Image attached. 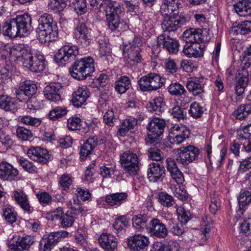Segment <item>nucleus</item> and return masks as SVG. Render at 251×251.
<instances>
[{
	"mask_svg": "<svg viewBox=\"0 0 251 251\" xmlns=\"http://www.w3.org/2000/svg\"><path fill=\"white\" fill-rule=\"evenodd\" d=\"M19 121L22 124L32 126H38L41 123V121L40 119L33 117L29 115H25L21 117H20Z\"/></svg>",
	"mask_w": 251,
	"mask_h": 251,
	"instance_id": "51",
	"label": "nucleus"
},
{
	"mask_svg": "<svg viewBox=\"0 0 251 251\" xmlns=\"http://www.w3.org/2000/svg\"><path fill=\"white\" fill-rule=\"evenodd\" d=\"M28 157L32 160L40 163H47L50 158L48 151L38 147H31L27 151Z\"/></svg>",
	"mask_w": 251,
	"mask_h": 251,
	"instance_id": "20",
	"label": "nucleus"
},
{
	"mask_svg": "<svg viewBox=\"0 0 251 251\" xmlns=\"http://www.w3.org/2000/svg\"><path fill=\"white\" fill-rule=\"evenodd\" d=\"M45 67V60L42 55L34 56L25 68L31 72L38 73L43 71Z\"/></svg>",
	"mask_w": 251,
	"mask_h": 251,
	"instance_id": "32",
	"label": "nucleus"
},
{
	"mask_svg": "<svg viewBox=\"0 0 251 251\" xmlns=\"http://www.w3.org/2000/svg\"><path fill=\"white\" fill-rule=\"evenodd\" d=\"M213 221L212 218L208 215H205L202 217L201 223V231H203L205 233L207 231H210Z\"/></svg>",
	"mask_w": 251,
	"mask_h": 251,
	"instance_id": "62",
	"label": "nucleus"
},
{
	"mask_svg": "<svg viewBox=\"0 0 251 251\" xmlns=\"http://www.w3.org/2000/svg\"><path fill=\"white\" fill-rule=\"evenodd\" d=\"M35 239L31 236H18L9 242V248L14 251H26L35 243Z\"/></svg>",
	"mask_w": 251,
	"mask_h": 251,
	"instance_id": "14",
	"label": "nucleus"
},
{
	"mask_svg": "<svg viewBox=\"0 0 251 251\" xmlns=\"http://www.w3.org/2000/svg\"><path fill=\"white\" fill-rule=\"evenodd\" d=\"M90 94V93L87 87H79L73 94L72 101L73 105L77 107H80L85 103Z\"/></svg>",
	"mask_w": 251,
	"mask_h": 251,
	"instance_id": "25",
	"label": "nucleus"
},
{
	"mask_svg": "<svg viewBox=\"0 0 251 251\" xmlns=\"http://www.w3.org/2000/svg\"><path fill=\"white\" fill-rule=\"evenodd\" d=\"M37 28L38 38L41 43H49L56 40L58 37V28L51 15L45 13L38 19Z\"/></svg>",
	"mask_w": 251,
	"mask_h": 251,
	"instance_id": "2",
	"label": "nucleus"
},
{
	"mask_svg": "<svg viewBox=\"0 0 251 251\" xmlns=\"http://www.w3.org/2000/svg\"><path fill=\"white\" fill-rule=\"evenodd\" d=\"M3 216L5 220L10 224L16 222L17 220V214L14 210L9 207L3 208Z\"/></svg>",
	"mask_w": 251,
	"mask_h": 251,
	"instance_id": "59",
	"label": "nucleus"
},
{
	"mask_svg": "<svg viewBox=\"0 0 251 251\" xmlns=\"http://www.w3.org/2000/svg\"><path fill=\"white\" fill-rule=\"evenodd\" d=\"M67 205L74 211V213L78 214L85 211V208L81 205V201L78 198H74L67 202Z\"/></svg>",
	"mask_w": 251,
	"mask_h": 251,
	"instance_id": "47",
	"label": "nucleus"
},
{
	"mask_svg": "<svg viewBox=\"0 0 251 251\" xmlns=\"http://www.w3.org/2000/svg\"><path fill=\"white\" fill-rule=\"evenodd\" d=\"M99 242L105 251H115L117 249L118 241L112 234H102L99 238Z\"/></svg>",
	"mask_w": 251,
	"mask_h": 251,
	"instance_id": "26",
	"label": "nucleus"
},
{
	"mask_svg": "<svg viewBox=\"0 0 251 251\" xmlns=\"http://www.w3.org/2000/svg\"><path fill=\"white\" fill-rule=\"evenodd\" d=\"M235 12L240 16H247L251 14V1L240 0L234 4Z\"/></svg>",
	"mask_w": 251,
	"mask_h": 251,
	"instance_id": "30",
	"label": "nucleus"
},
{
	"mask_svg": "<svg viewBox=\"0 0 251 251\" xmlns=\"http://www.w3.org/2000/svg\"><path fill=\"white\" fill-rule=\"evenodd\" d=\"M0 107L5 111L14 110L16 108L15 100L6 95H0Z\"/></svg>",
	"mask_w": 251,
	"mask_h": 251,
	"instance_id": "40",
	"label": "nucleus"
},
{
	"mask_svg": "<svg viewBox=\"0 0 251 251\" xmlns=\"http://www.w3.org/2000/svg\"><path fill=\"white\" fill-rule=\"evenodd\" d=\"M164 79L155 73H150L141 77L138 80L140 89L143 91H155L161 88L164 83Z\"/></svg>",
	"mask_w": 251,
	"mask_h": 251,
	"instance_id": "8",
	"label": "nucleus"
},
{
	"mask_svg": "<svg viewBox=\"0 0 251 251\" xmlns=\"http://www.w3.org/2000/svg\"><path fill=\"white\" fill-rule=\"evenodd\" d=\"M240 230L241 232L247 235L251 233V213L250 216L240 224Z\"/></svg>",
	"mask_w": 251,
	"mask_h": 251,
	"instance_id": "64",
	"label": "nucleus"
},
{
	"mask_svg": "<svg viewBox=\"0 0 251 251\" xmlns=\"http://www.w3.org/2000/svg\"><path fill=\"white\" fill-rule=\"evenodd\" d=\"M128 195L126 193H116L105 196V202L110 206H119L125 202L127 198Z\"/></svg>",
	"mask_w": 251,
	"mask_h": 251,
	"instance_id": "29",
	"label": "nucleus"
},
{
	"mask_svg": "<svg viewBox=\"0 0 251 251\" xmlns=\"http://www.w3.org/2000/svg\"><path fill=\"white\" fill-rule=\"evenodd\" d=\"M147 231L152 236L165 238L168 235L166 225L157 218L152 219L148 224Z\"/></svg>",
	"mask_w": 251,
	"mask_h": 251,
	"instance_id": "15",
	"label": "nucleus"
},
{
	"mask_svg": "<svg viewBox=\"0 0 251 251\" xmlns=\"http://www.w3.org/2000/svg\"><path fill=\"white\" fill-rule=\"evenodd\" d=\"M160 12L163 17L161 27L164 32H174L187 22L184 16L178 15V5L162 4Z\"/></svg>",
	"mask_w": 251,
	"mask_h": 251,
	"instance_id": "1",
	"label": "nucleus"
},
{
	"mask_svg": "<svg viewBox=\"0 0 251 251\" xmlns=\"http://www.w3.org/2000/svg\"><path fill=\"white\" fill-rule=\"evenodd\" d=\"M71 6L78 14L85 13L87 11L85 0H70Z\"/></svg>",
	"mask_w": 251,
	"mask_h": 251,
	"instance_id": "45",
	"label": "nucleus"
},
{
	"mask_svg": "<svg viewBox=\"0 0 251 251\" xmlns=\"http://www.w3.org/2000/svg\"><path fill=\"white\" fill-rule=\"evenodd\" d=\"M3 127V120L0 117V142L6 149H10L14 143L11 136L7 134L2 130Z\"/></svg>",
	"mask_w": 251,
	"mask_h": 251,
	"instance_id": "38",
	"label": "nucleus"
},
{
	"mask_svg": "<svg viewBox=\"0 0 251 251\" xmlns=\"http://www.w3.org/2000/svg\"><path fill=\"white\" fill-rule=\"evenodd\" d=\"M65 0H50L48 9L55 12L62 11L66 6Z\"/></svg>",
	"mask_w": 251,
	"mask_h": 251,
	"instance_id": "46",
	"label": "nucleus"
},
{
	"mask_svg": "<svg viewBox=\"0 0 251 251\" xmlns=\"http://www.w3.org/2000/svg\"><path fill=\"white\" fill-rule=\"evenodd\" d=\"M128 224V220L125 216H121L116 219L113 227L118 232L121 231Z\"/></svg>",
	"mask_w": 251,
	"mask_h": 251,
	"instance_id": "52",
	"label": "nucleus"
},
{
	"mask_svg": "<svg viewBox=\"0 0 251 251\" xmlns=\"http://www.w3.org/2000/svg\"><path fill=\"white\" fill-rule=\"evenodd\" d=\"M165 176L164 167L157 162H152L149 165L148 176L150 181H162Z\"/></svg>",
	"mask_w": 251,
	"mask_h": 251,
	"instance_id": "21",
	"label": "nucleus"
},
{
	"mask_svg": "<svg viewBox=\"0 0 251 251\" xmlns=\"http://www.w3.org/2000/svg\"><path fill=\"white\" fill-rule=\"evenodd\" d=\"M16 133L18 138L23 141H26L32 137L31 131L22 126L17 128Z\"/></svg>",
	"mask_w": 251,
	"mask_h": 251,
	"instance_id": "56",
	"label": "nucleus"
},
{
	"mask_svg": "<svg viewBox=\"0 0 251 251\" xmlns=\"http://www.w3.org/2000/svg\"><path fill=\"white\" fill-rule=\"evenodd\" d=\"M190 115L194 118L201 117L203 113V108L197 102L191 104L189 110Z\"/></svg>",
	"mask_w": 251,
	"mask_h": 251,
	"instance_id": "58",
	"label": "nucleus"
},
{
	"mask_svg": "<svg viewBox=\"0 0 251 251\" xmlns=\"http://www.w3.org/2000/svg\"><path fill=\"white\" fill-rule=\"evenodd\" d=\"M251 114V103L242 104L239 106L233 113L236 119L243 120Z\"/></svg>",
	"mask_w": 251,
	"mask_h": 251,
	"instance_id": "35",
	"label": "nucleus"
},
{
	"mask_svg": "<svg viewBox=\"0 0 251 251\" xmlns=\"http://www.w3.org/2000/svg\"><path fill=\"white\" fill-rule=\"evenodd\" d=\"M158 201L160 204L166 207H170L175 203L173 196L165 192H161L158 194Z\"/></svg>",
	"mask_w": 251,
	"mask_h": 251,
	"instance_id": "43",
	"label": "nucleus"
},
{
	"mask_svg": "<svg viewBox=\"0 0 251 251\" xmlns=\"http://www.w3.org/2000/svg\"><path fill=\"white\" fill-rule=\"evenodd\" d=\"M98 138L96 136L89 138L83 144L80 151V155L81 159H84L87 156L90 154L94 149L97 146Z\"/></svg>",
	"mask_w": 251,
	"mask_h": 251,
	"instance_id": "31",
	"label": "nucleus"
},
{
	"mask_svg": "<svg viewBox=\"0 0 251 251\" xmlns=\"http://www.w3.org/2000/svg\"><path fill=\"white\" fill-rule=\"evenodd\" d=\"M16 72V68L12 65H6L0 70V75L2 79L10 78L12 75Z\"/></svg>",
	"mask_w": 251,
	"mask_h": 251,
	"instance_id": "54",
	"label": "nucleus"
},
{
	"mask_svg": "<svg viewBox=\"0 0 251 251\" xmlns=\"http://www.w3.org/2000/svg\"><path fill=\"white\" fill-rule=\"evenodd\" d=\"M147 217L146 215L139 214L134 216L132 218L133 226L138 231H141L142 229L147 228Z\"/></svg>",
	"mask_w": 251,
	"mask_h": 251,
	"instance_id": "41",
	"label": "nucleus"
},
{
	"mask_svg": "<svg viewBox=\"0 0 251 251\" xmlns=\"http://www.w3.org/2000/svg\"><path fill=\"white\" fill-rule=\"evenodd\" d=\"M168 90L173 96H180L185 92L184 87L178 82L172 83L168 86Z\"/></svg>",
	"mask_w": 251,
	"mask_h": 251,
	"instance_id": "49",
	"label": "nucleus"
},
{
	"mask_svg": "<svg viewBox=\"0 0 251 251\" xmlns=\"http://www.w3.org/2000/svg\"><path fill=\"white\" fill-rule=\"evenodd\" d=\"M101 0H90L89 3L91 9L97 12L103 11L105 12L115 1H107L103 2Z\"/></svg>",
	"mask_w": 251,
	"mask_h": 251,
	"instance_id": "37",
	"label": "nucleus"
},
{
	"mask_svg": "<svg viewBox=\"0 0 251 251\" xmlns=\"http://www.w3.org/2000/svg\"><path fill=\"white\" fill-rule=\"evenodd\" d=\"M12 198L25 211L30 212L31 207L26 195L21 189L13 191Z\"/></svg>",
	"mask_w": 251,
	"mask_h": 251,
	"instance_id": "28",
	"label": "nucleus"
},
{
	"mask_svg": "<svg viewBox=\"0 0 251 251\" xmlns=\"http://www.w3.org/2000/svg\"><path fill=\"white\" fill-rule=\"evenodd\" d=\"M118 116L114 113L113 109L108 110L103 116V121L106 125L112 126L117 122Z\"/></svg>",
	"mask_w": 251,
	"mask_h": 251,
	"instance_id": "53",
	"label": "nucleus"
},
{
	"mask_svg": "<svg viewBox=\"0 0 251 251\" xmlns=\"http://www.w3.org/2000/svg\"><path fill=\"white\" fill-rule=\"evenodd\" d=\"M171 115L173 118L177 119L179 121L186 118L185 110L179 106H175L172 109Z\"/></svg>",
	"mask_w": 251,
	"mask_h": 251,
	"instance_id": "60",
	"label": "nucleus"
},
{
	"mask_svg": "<svg viewBox=\"0 0 251 251\" xmlns=\"http://www.w3.org/2000/svg\"><path fill=\"white\" fill-rule=\"evenodd\" d=\"M131 86L130 80L126 76H121L115 82V88L120 94H124Z\"/></svg>",
	"mask_w": 251,
	"mask_h": 251,
	"instance_id": "36",
	"label": "nucleus"
},
{
	"mask_svg": "<svg viewBox=\"0 0 251 251\" xmlns=\"http://www.w3.org/2000/svg\"><path fill=\"white\" fill-rule=\"evenodd\" d=\"M174 221V220L171 219L169 222L171 231L176 235L179 236L182 235L184 231L182 223L179 224L175 223Z\"/></svg>",
	"mask_w": 251,
	"mask_h": 251,
	"instance_id": "61",
	"label": "nucleus"
},
{
	"mask_svg": "<svg viewBox=\"0 0 251 251\" xmlns=\"http://www.w3.org/2000/svg\"><path fill=\"white\" fill-rule=\"evenodd\" d=\"M10 54L12 57V61H20L25 67L29 65L34 57L32 55L30 50L22 44L14 46L10 51Z\"/></svg>",
	"mask_w": 251,
	"mask_h": 251,
	"instance_id": "12",
	"label": "nucleus"
},
{
	"mask_svg": "<svg viewBox=\"0 0 251 251\" xmlns=\"http://www.w3.org/2000/svg\"><path fill=\"white\" fill-rule=\"evenodd\" d=\"M122 11L121 6L115 2L105 12L106 24L109 29L112 31H122L128 28V26L123 22L119 16Z\"/></svg>",
	"mask_w": 251,
	"mask_h": 251,
	"instance_id": "5",
	"label": "nucleus"
},
{
	"mask_svg": "<svg viewBox=\"0 0 251 251\" xmlns=\"http://www.w3.org/2000/svg\"><path fill=\"white\" fill-rule=\"evenodd\" d=\"M237 133L240 140L251 139V125L245 126L238 130Z\"/></svg>",
	"mask_w": 251,
	"mask_h": 251,
	"instance_id": "63",
	"label": "nucleus"
},
{
	"mask_svg": "<svg viewBox=\"0 0 251 251\" xmlns=\"http://www.w3.org/2000/svg\"><path fill=\"white\" fill-rule=\"evenodd\" d=\"M204 48V45L201 43L186 44L182 52L188 57H201L203 55Z\"/></svg>",
	"mask_w": 251,
	"mask_h": 251,
	"instance_id": "23",
	"label": "nucleus"
},
{
	"mask_svg": "<svg viewBox=\"0 0 251 251\" xmlns=\"http://www.w3.org/2000/svg\"><path fill=\"white\" fill-rule=\"evenodd\" d=\"M165 104L164 99L157 97L152 100L147 106V109L151 112H154L155 114L159 115L164 110Z\"/></svg>",
	"mask_w": 251,
	"mask_h": 251,
	"instance_id": "34",
	"label": "nucleus"
},
{
	"mask_svg": "<svg viewBox=\"0 0 251 251\" xmlns=\"http://www.w3.org/2000/svg\"><path fill=\"white\" fill-rule=\"evenodd\" d=\"M94 60L91 57L76 60L69 72L72 77L77 80H83L94 72Z\"/></svg>",
	"mask_w": 251,
	"mask_h": 251,
	"instance_id": "4",
	"label": "nucleus"
},
{
	"mask_svg": "<svg viewBox=\"0 0 251 251\" xmlns=\"http://www.w3.org/2000/svg\"><path fill=\"white\" fill-rule=\"evenodd\" d=\"M238 200L239 206L246 207L251 202V192L245 191L241 193Z\"/></svg>",
	"mask_w": 251,
	"mask_h": 251,
	"instance_id": "50",
	"label": "nucleus"
},
{
	"mask_svg": "<svg viewBox=\"0 0 251 251\" xmlns=\"http://www.w3.org/2000/svg\"><path fill=\"white\" fill-rule=\"evenodd\" d=\"M120 161L126 173L131 176L138 174L139 159L136 153L130 151H125L120 155Z\"/></svg>",
	"mask_w": 251,
	"mask_h": 251,
	"instance_id": "7",
	"label": "nucleus"
},
{
	"mask_svg": "<svg viewBox=\"0 0 251 251\" xmlns=\"http://www.w3.org/2000/svg\"><path fill=\"white\" fill-rule=\"evenodd\" d=\"M157 45L162 46L172 54H176L179 50V44L177 40L170 38L164 34L160 35L157 40Z\"/></svg>",
	"mask_w": 251,
	"mask_h": 251,
	"instance_id": "19",
	"label": "nucleus"
},
{
	"mask_svg": "<svg viewBox=\"0 0 251 251\" xmlns=\"http://www.w3.org/2000/svg\"><path fill=\"white\" fill-rule=\"evenodd\" d=\"M176 160L177 163L186 168L188 164L195 160L200 154L199 149L194 146L182 147L177 150Z\"/></svg>",
	"mask_w": 251,
	"mask_h": 251,
	"instance_id": "9",
	"label": "nucleus"
},
{
	"mask_svg": "<svg viewBox=\"0 0 251 251\" xmlns=\"http://www.w3.org/2000/svg\"><path fill=\"white\" fill-rule=\"evenodd\" d=\"M78 54L77 47L65 46L58 50L54 56V60L58 63L65 65L74 60Z\"/></svg>",
	"mask_w": 251,
	"mask_h": 251,
	"instance_id": "13",
	"label": "nucleus"
},
{
	"mask_svg": "<svg viewBox=\"0 0 251 251\" xmlns=\"http://www.w3.org/2000/svg\"><path fill=\"white\" fill-rule=\"evenodd\" d=\"M150 243L149 238L141 234H135L127 240L128 247L131 251H144Z\"/></svg>",
	"mask_w": 251,
	"mask_h": 251,
	"instance_id": "16",
	"label": "nucleus"
},
{
	"mask_svg": "<svg viewBox=\"0 0 251 251\" xmlns=\"http://www.w3.org/2000/svg\"><path fill=\"white\" fill-rule=\"evenodd\" d=\"M251 31V21H245L239 24L236 27H234L231 32L234 34L244 35Z\"/></svg>",
	"mask_w": 251,
	"mask_h": 251,
	"instance_id": "44",
	"label": "nucleus"
},
{
	"mask_svg": "<svg viewBox=\"0 0 251 251\" xmlns=\"http://www.w3.org/2000/svg\"><path fill=\"white\" fill-rule=\"evenodd\" d=\"M31 18L27 14L17 16L3 26L5 35L11 38L22 36L31 28Z\"/></svg>",
	"mask_w": 251,
	"mask_h": 251,
	"instance_id": "3",
	"label": "nucleus"
},
{
	"mask_svg": "<svg viewBox=\"0 0 251 251\" xmlns=\"http://www.w3.org/2000/svg\"><path fill=\"white\" fill-rule=\"evenodd\" d=\"M75 222V218L71 212H67L60 220V226L63 228H67L73 226Z\"/></svg>",
	"mask_w": 251,
	"mask_h": 251,
	"instance_id": "57",
	"label": "nucleus"
},
{
	"mask_svg": "<svg viewBox=\"0 0 251 251\" xmlns=\"http://www.w3.org/2000/svg\"><path fill=\"white\" fill-rule=\"evenodd\" d=\"M182 38L186 44L202 43L209 41L210 39L209 30L206 28H191L183 32Z\"/></svg>",
	"mask_w": 251,
	"mask_h": 251,
	"instance_id": "11",
	"label": "nucleus"
},
{
	"mask_svg": "<svg viewBox=\"0 0 251 251\" xmlns=\"http://www.w3.org/2000/svg\"><path fill=\"white\" fill-rule=\"evenodd\" d=\"M19 175V171L11 164L6 161L0 163V178L4 180H15Z\"/></svg>",
	"mask_w": 251,
	"mask_h": 251,
	"instance_id": "22",
	"label": "nucleus"
},
{
	"mask_svg": "<svg viewBox=\"0 0 251 251\" xmlns=\"http://www.w3.org/2000/svg\"><path fill=\"white\" fill-rule=\"evenodd\" d=\"M21 166L25 171L29 173H34L37 171V168L31 161L23 157L18 160Z\"/></svg>",
	"mask_w": 251,
	"mask_h": 251,
	"instance_id": "55",
	"label": "nucleus"
},
{
	"mask_svg": "<svg viewBox=\"0 0 251 251\" xmlns=\"http://www.w3.org/2000/svg\"><path fill=\"white\" fill-rule=\"evenodd\" d=\"M210 197L209 210L211 213L215 214L220 208L221 200L218 194L215 191L211 193Z\"/></svg>",
	"mask_w": 251,
	"mask_h": 251,
	"instance_id": "42",
	"label": "nucleus"
},
{
	"mask_svg": "<svg viewBox=\"0 0 251 251\" xmlns=\"http://www.w3.org/2000/svg\"><path fill=\"white\" fill-rule=\"evenodd\" d=\"M61 86L58 83H51L45 87L44 90L45 97L49 100L56 102L61 99Z\"/></svg>",
	"mask_w": 251,
	"mask_h": 251,
	"instance_id": "24",
	"label": "nucleus"
},
{
	"mask_svg": "<svg viewBox=\"0 0 251 251\" xmlns=\"http://www.w3.org/2000/svg\"><path fill=\"white\" fill-rule=\"evenodd\" d=\"M75 37L77 43L83 47L88 46L91 41L90 30L84 23H79L77 26Z\"/></svg>",
	"mask_w": 251,
	"mask_h": 251,
	"instance_id": "17",
	"label": "nucleus"
},
{
	"mask_svg": "<svg viewBox=\"0 0 251 251\" xmlns=\"http://www.w3.org/2000/svg\"><path fill=\"white\" fill-rule=\"evenodd\" d=\"M208 82V80L203 76L195 77L188 80L186 86L194 96H198L204 92V87Z\"/></svg>",
	"mask_w": 251,
	"mask_h": 251,
	"instance_id": "18",
	"label": "nucleus"
},
{
	"mask_svg": "<svg viewBox=\"0 0 251 251\" xmlns=\"http://www.w3.org/2000/svg\"><path fill=\"white\" fill-rule=\"evenodd\" d=\"M57 243L52 232L50 233L43 236L40 242V249L43 251H50Z\"/></svg>",
	"mask_w": 251,
	"mask_h": 251,
	"instance_id": "33",
	"label": "nucleus"
},
{
	"mask_svg": "<svg viewBox=\"0 0 251 251\" xmlns=\"http://www.w3.org/2000/svg\"><path fill=\"white\" fill-rule=\"evenodd\" d=\"M67 113V110L66 108L58 106L50 110L48 116L50 120L55 121L65 116Z\"/></svg>",
	"mask_w": 251,
	"mask_h": 251,
	"instance_id": "48",
	"label": "nucleus"
},
{
	"mask_svg": "<svg viewBox=\"0 0 251 251\" xmlns=\"http://www.w3.org/2000/svg\"><path fill=\"white\" fill-rule=\"evenodd\" d=\"M166 126L164 120L157 117L152 118L147 126L148 133L145 139L146 145H154L158 137L163 134Z\"/></svg>",
	"mask_w": 251,
	"mask_h": 251,
	"instance_id": "6",
	"label": "nucleus"
},
{
	"mask_svg": "<svg viewBox=\"0 0 251 251\" xmlns=\"http://www.w3.org/2000/svg\"><path fill=\"white\" fill-rule=\"evenodd\" d=\"M100 54L101 59L108 61L111 57L110 45L104 40L99 41Z\"/></svg>",
	"mask_w": 251,
	"mask_h": 251,
	"instance_id": "39",
	"label": "nucleus"
},
{
	"mask_svg": "<svg viewBox=\"0 0 251 251\" xmlns=\"http://www.w3.org/2000/svg\"><path fill=\"white\" fill-rule=\"evenodd\" d=\"M37 90L36 85L33 81L25 80L20 84L19 89L16 91L17 98L20 100L22 93L28 97H32L35 94Z\"/></svg>",
	"mask_w": 251,
	"mask_h": 251,
	"instance_id": "27",
	"label": "nucleus"
},
{
	"mask_svg": "<svg viewBox=\"0 0 251 251\" xmlns=\"http://www.w3.org/2000/svg\"><path fill=\"white\" fill-rule=\"evenodd\" d=\"M122 50L126 62L130 66H135L141 61V49L138 45H135L134 41L132 43H125Z\"/></svg>",
	"mask_w": 251,
	"mask_h": 251,
	"instance_id": "10",
	"label": "nucleus"
}]
</instances>
